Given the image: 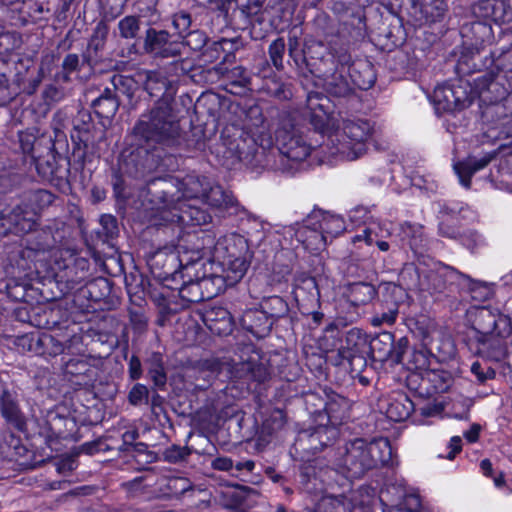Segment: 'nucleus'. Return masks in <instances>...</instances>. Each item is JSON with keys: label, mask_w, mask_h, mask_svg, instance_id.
I'll return each mask as SVG.
<instances>
[{"label": "nucleus", "mask_w": 512, "mask_h": 512, "mask_svg": "<svg viewBox=\"0 0 512 512\" xmlns=\"http://www.w3.org/2000/svg\"><path fill=\"white\" fill-rule=\"evenodd\" d=\"M61 311L55 308H36L33 326L41 329H54L59 324Z\"/></svg>", "instance_id": "nucleus-51"}, {"label": "nucleus", "mask_w": 512, "mask_h": 512, "mask_svg": "<svg viewBox=\"0 0 512 512\" xmlns=\"http://www.w3.org/2000/svg\"><path fill=\"white\" fill-rule=\"evenodd\" d=\"M395 24L386 25L385 23L379 27L378 36L386 40L385 45L398 46L404 40V30L398 19H394Z\"/></svg>", "instance_id": "nucleus-56"}, {"label": "nucleus", "mask_w": 512, "mask_h": 512, "mask_svg": "<svg viewBox=\"0 0 512 512\" xmlns=\"http://www.w3.org/2000/svg\"><path fill=\"white\" fill-rule=\"evenodd\" d=\"M108 33V24L103 20L99 21L93 30L86 49L82 53V64H87L91 71H94L103 62V50Z\"/></svg>", "instance_id": "nucleus-26"}, {"label": "nucleus", "mask_w": 512, "mask_h": 512, "mask_svg": "<svg viewBox=\"0 0 512 512\" xmlns=\"http://www.w3.org/2000/svg\"><path fill=\"white\" fill-rule=\"evenodd\" d=\"M511 334L512 325H509L507 333H502V329H498L487 335L473 336L475 353L488 360H503L508 355V338Z\"/></svg>", "instance_id": "nucleus-22"}, {"label": "nucleus", "mask_w": 512, "mask_h": 512, "mask_svg": "<svg viewBox=\"0 0 512 512\" xmlns=\"http://www.w3.org/2000/svg\"><path fill=\"white\" fill-rule=\"evenodd\" d=\"M372 497L367 488H361L346 497L323 496L317 503L315 512H370Z\"/></svg>", "instance_id": "nucleus-20"}, {"label": "nucleus", "mask_w": 512, "mask_h": 512, "mask_svg": "<svg viewBox=\"0 0 512 512\" xmlns=\"http://www.w3.org/2000/svg\"><path fill=\"white\" fill-rule=\"evenodd\" d=\"M288 61L287 64L289 66H293L296 70L297 76L300 79V83L304 89L309 88V83L305 82L307 79L308 73V61L309 53H308V44L304 46L303 49L294 51L292 53H288Z\"/></svg>", "instance_id": "nucleus-48"}, {"label": "nucleus", "mask_w": 512, "mask_h": 512, "mask_svg": "<svg viewBox=\"0 0 512 512\" xmlns=\"http://www.w3.org/2000/svg\"><path fill=\"white\" fill-rule=\"evenodd\" d=\"M354 89L368 90L376 82L374 65L367 59H358L346 65Z\"/></svg>", "instance_id": "nucleus-31"}, {"label": "nucleus", "mask_w": 512, "mask_h": 512, "mask_svg": "<svg viewBox=\"0 0 512 512\" xmlns=\"http://www.w3.org/2000/svg\"><path fill=\"white\" fill-rule=\"evenodd\" d=\"M319 229L322 230L327 239H333L344 231V221L339 216L326 215L319 222Z\"/></svg>", "instance_id": "nucleus-60"}, {"label": "nucleus", "mask_w": 512, "mask_h": 512, "mask_svg": "<svg viewBox=\"0 0 512 512\" xmlns=\"http://www.w3.org/2000/svg\"><path fill=\"white\" fill-rule=\"evenodd\" d=\"M308 73L306 83L309 88H317L319 82L337 71L339 68H346L351 62V54L343 48L328 49L322 42L313 41L308 43Z\"/></svg>", "instance_id": "nucleus-10"}, {"label": "nucleus", "mask_w": 512, "mask_h": 512, "mask_svg": "<svg viewBox=\"0 0 512 512\" xmlns=\"http://www.w3.org/2000/svg\"><path fill=\"white\" fill-rule=\"evenodd\" d=\"M70 348V341L66 343L56 339L51 334L45 332H38L36 355L44 357H56Z\"/></svg>", "instance_id": "nucleus-39"}, {"label": "nucleus", "mask_w": 512, "mask_h": 512, "mask_svg": "<svg viewBox=\"0 0 512 512\" xmlns=\"http://www.w3.org/2000/svg\"><path fill=\"white\" fill-rule=\"evenodd\" d=\"M144 363L147 369V375L153 382L155 388L164 390L167 383V374L165 371V364L162 353L152 352L145 359Z\"/></svg>", "instance_id": "nucleus-38"}, {"label": "nucleus", "mask_w": 512, "mask_h": 512, "mask_svg": "<svg viewBox=\"0 0 512 512\" xmlns=\"http://www.w3.org/2000/svg\"><path fill=\"white\" fill-rule=\"evenodd\" d=\"M133 145L121 153L119 171L129 177L142 179L158 168H168L176 152L186 150L203 151L206 139L201 127H193L191 138L170 131L156 132L153 127L132 129Z\"/></svg>", "instance_id": "nucleus-2"}, {"label": "nucleus", "mask_w": 512, "mask_h": 512, "mask_svg": "<svg viewBox=\"0 0 512 512\" xmlns=\"http://www.w3.org/2000/svg\"><path fill=\"white\" fill-rule=\"evenodd\" d=\"M467 317L475 332L474 336L487 335L498 329H502V333H507L508 326L512 325L508 316L501 314L497 309L484 306L472 308L468 311Z\"/></svg>", "instance_id": "nucleus-21"}, {"label": "nucleus", "mask_w": 512, "mask_h": 512, "mask_svg": "<svg viewBox=\"0 0 512 512\" xmlns=\"http://www.w3.org/2000/svg\"><path fill=\"white\" fill-rule=\"evenodd\" d=\"M101 230L98 232L100 236H104V241L109 242L119 235L118 220L111 214H104L99 219Z\"/></svg>", "instance_id": "nucleus-63"}, {"label": "nucleus", "mask_w": 512, "mask_h": 512, "mask_svg": "<svg viewBox=\"0 0 512 512\" xmlns=\"http://www.w3.org/2000/svg\"><path fill=\"white\" fill-rule=\"evenodd\" d=\"M118 30L121 38L126 40L135 39L136 43L133 47L136 48L137 44L143 38L141 32L143 30V18L137 15H128L118 22Z\"/></svg>", "instance_id": "nucleus-43"}, {"label": "nucleus", "mask_w": 512, "mask_h": 512, "mask_svg": "<svg viewBox=\"0 0 512 512\" xmlns=\"http://www.w3.org/2000/svg\"><path fill=\"white\" fill-rule=\"evenodd\" d=\"M144 89L157 100L149 110L140 115L136 122L139 129L153 127L156 132L184 134L175 107L176 83L159 72L148 71L145 74Z\"/></svg>", "instance_id": "nucleus-3"}, {"label": "nucleus", "mask_w": 512, "mask_h": 512, "mask_svg": "<svg viewBox=\"0 0 512 512\" xmlns=\"http://www.w3.org/2000/svg\"><path fill=\"white\" fill-rule=\"evenodd\" d=\"M90 263L87 259L79 257L73 263L66 265L61 279L65 280L70 289L76 288L89 276Z\"/></svg>", "instance_id": "nucleus-37"}, {"label": "nucleus", "mask_w": 512, "mask_h": 512, "mask_svg": "<svg viewBox=\"0 0 512 512\" xmlns=\"http://www.w3.org/2000/svg\"><path fill=\"white\" fill-rule=\"evenodd\" d=\"M72 168L83 171L86 163L99 157V144L105 139V129L99 125L79 132H71Z\"/></svg>", "instance_id": "nucleus-14"}, {"label": "nucleus", "mask_w": 512, "mask_h": 512, "mask_svg": "<svg viewBox=\"0 0 512 512\" xmlns=\"http://www.w3.org/2000/svg\"><path fill=\"white\" fill-rule=\"evenodd\" d=\"M37 218L34 212L20 202L14 207L6 209V232L28 233L37 225Z\"/></svg>", "instance_id": "nucleus-29"}, {"label": "nucleus", "mask_w": 512, "mask_h": 512, "mask_svg": "<svg viewBox=\"0 0 512 512\" xmlns=\"http://www.w3.org/2000/svg\"><path fill=\"white\" fill-rule=\"evenodd\" d=\"M391 462L392 448L388 439L378 438L371 442L355 439L345 446L344 453L338 460V466L348 471V477L357 478L366 470Z\"/></svg>", "instance_id": "nucleus-7"}, {"label": "nucleus", "mask_w": 512, "mask_h": 512, "mask_svg": "<svg viewBox=\"0 0 512 512\" xmlns=\"http://www.w3.org/2000/svg\"><path fill=\"white\" fill-rule=\"evenodd\" d=\"M242 328L257 338H264L271 332L273 322L261 307L248 309L240 318Z\"/></svg>", "instance_id": "nucleus-30"}, {"label": "nucleus", "mask_w": 512, "mask_h": 512, "mask_svg": "<svg viewBox=\"0 0 512 512\" xmlns=\"http://www.w3.org/2000/svg\"><path fill=\"white\" fill-rule=\"evenodd\" d=\"M55 200V195L45 189L31 190L24 194L21 202L35 215H38Z\"/></svg>", "instance_id": "nucleus-41"}, {"label": "nucleus", "mask_w": 512, "mask_h": 512, "mask_svg": "<svg viewBox=\"0 0 512 512\" xmlns=\"http://www.w3.org/2000/svg\"><path fill=\"white\" fill-rule=\"evenodd\" d=\"M295 236L307 250L320 251L327 245V238L319 228L302 226L296 231Z\"/></svg>", "instance_id": "nucleus-42"}, {"label": "nucleus", "mask_w": 512, "mask_h": 512, "mask_svg": "<svg viewBox=\"0 0 512 512\" xmlns=\"http://www.w3.org/2000/svg\"><path fill=\"white\" fill-rule=\"evenodd\" d=\"M262 0H214L206 7L212 29L223 31L225 28L250 23V19L261 12Z\"/></svg>", "instance_id": "nucleus-9"}, {"label": "nucleus", "mask_w": 512, "mask_h": 512, "mask_svg": "<svg viewBox=\"0 0 512 512\" xmlns=\"http://www.w3.org/2000/svg\"><path fill=\"white\" fill-rule=\"evenodd\" d=\"M414 6H419L421 12L431 22L440 20L447 9L444 0H411Z\"/></svg>", "instance_id": "nucleus-50"}, {"label": "nucleus", "mask_w": 512, "mask_h": 512, "mask_svg": "<svg viewBox=\"0 0 512 512\" xmlns=\"http://www.w3.org/2000/svg\"><path fill=\"white\" fill-rule=\"evenodd\" d=\"M321 86L328 97L337 100H350L357 95L354 85L345 75V68L342 67L325 78Z\"/></svg>", "instance_id": "nucleus-28"}, {"label": "nucleus", "mask_w": 512, "mask_h": 512, "mask_svg": "<svg viewBox=\"0 0 512 512\" xmlns=\"http://www.w3.org/2000/svg\"><path fill=\"white\" fill-rule=\"evenodd\" d=\"M112 283L105 277H97L88 281L84 286V292L93 302L105 301L110 297Z\"/></svg>", "instance_id": "nucleus-45"}, {"label": "nucleus", "mask_w": 512, "mask_h": 512, "mask_svg": "<svg viewBox=\"0 0 512 512\" xmlns=\"http://www.w3.org/2000/svg\"><path fill=\"white\" fill-rule=\"evenodd\" d=\"M377 293L374 285L367 282L351 283L347 289L349 302L355 307L369 304Z\"/></svg>", "instance_id": "nucleus-40"}, {"label": "nucleus", "mask_w": 512, "mask_h": 512, "mask_svg": "<svg viewBox=\"0 0 512 512\" xmlns=\"http://www.w3.org/2000/svg\"><path fill=\"white\" fill-rule=\"evenodd\" d=\"M286 53V43L282 37L275 39L268 48V54L272 65L278 71H284V55Z\"/></svg>", "instance_id": "nucleus-61"}, {"label": "nucleus", "mask_w": 512, "mask_h": 512, "mask_svg": "<svg viewBox=\"0 0 512 512\" xmlns=\"http://www.w3.org/2000/svg\"><path fill=\"white\" fill-rule=\"evenodd\" d=\"M369 348L373 360L400 364L409 348V340L407 337H400L396 340L393 333L383 331L370 340Z\"/></svg>", "instance_id": "nucleus-18"}, {"label": "nucleus", "mask_w": 512, "mask_h": 512, "mask_svg": "<svg viewBox=\"0 0 512 512\" xmlns=\"http://www.w3.org/2000/svg\"><path fill=\"white\" fill-rule=\"evenodd\" d=\"M215 245L214 236L205 232H188L177 244V254L180 256L181 269L195 270L201 260L209 256L212 261V251Z\"/></svg>", "instance_id": "nucleus-12"}, {"label": "nucleus", "mask_w": 512, "mask_h": 512, "mask_svg": "<svg viewBox=\"0 0 512 512\" xmlns=\"http://www.w3.org/2000/svg\"><path fill=\"white\" fill-rule=\"evenodd\" d=\"M67 148L66 136L57 131L52 141V148H44L42 152L35 154L33 162L40 177L50 183L63 188L83 184V171L72 168L71 155L65 157L60 149Z\"/></svg>", "instance_id": "nucleus-6"}, {"label": "nucleus", "mask_w": 512, "mask_h": 512, "mask_svg": "<svg viewBox=\"0 0 512 512\" xmlns=\"http://www.w3.org/2000/svg\"><path fill=\"white\" fill-rule=\"evenodd\" d=\"M202 200L220 211H226L230 214L237 212L238 202L236 198L231 193L226 192L220 185L211 186L209 184Z\"/></svg>", "instance_id": "nucleus-35"}, {"label": "nucleus", "mask_w": 512, "mask_h": 512, "mask_svg": "<svg viewBox=\"0 0 512 512\" xmlns=\"http://www.w3.org/2000/svg\"><path fill=\"white\" fill-rule=\"evenodd\" d=\"M352 402L346 397L339 395L335 392L327 394V400L324 404L323 411L327 416L333 414L345 415L350 412Z\"/></svg>", "instance_id": "nucleus-54"}, {"label": "nucleus", "mask_w": 512, "mask_h": 512, "mask_svg": "<svg viewBox=\"0 0 512 512\" xmlns=\"http://www.w3.org/2000/svg\"><path fill=\"white\" fill-rule=\"evenodd\" d=\"M229 371L235 378L254 381L260 384L266 382L269 378V372L266 366L256 361H244L234 365L230 364Z\"/></svg>", "instance_id": "nucleus-34"}, {"label": "nucleus", "mask_w": 512, "mask_h": 512, "mask_svg": "<svg viewBox=\"0 0 512 512\" xmlns=\"http://www.w3.org/2000/svg\"><path fill=\"white\" fill-rule=\"evenodd\" d=\"M178 185L179 179L172 176L151 179L146 184L144 197L152 209L172 207L181 201Z\"/></svg>", "instance_id": "nucleus-19"}, {"label": "nucleus", "mask_w": 512, "mask_h": 512, "mask_svg": "<svg viewBox=\"0 0 512 512\" xmlns=\"http://www.w3.org/2000/svg\"><path fill=\"white\" fill-rule=\"evenodd\" d=\"M167 30L156 29L143 17V51L159 58L181 56V45Z\"/></svg>", "instance_id": "nucleus-17"}, {"label": "nucleus", "mask_w": 512, "mask_h": 512, "mask_svg": "<svg viewBox=\"0 0 512 512\" xmlns=\"http://www.w3.org/2000/svg\"><path fill=\"white\" fill-rule=\"evenodd\" d=\"M209 181L206 177L198 175H186L184 178L179 179V192L182 199H203L207 188H209Z\"/></svg>", "instance_id": "nucleus-36"}, {"label": "nucleus", "mask_w": 512, "mask_h": 512, "mask_svg": "<svg viewBox=\"0 0 512 512\" xmlns=\"http://www.w3.org/2000/svg\"><path fill=\"white\" fill-rule=\"evenodd\" d=\"M8 282L6 284L7 296L14 301L26 302L28 295V287L24 282H20L25 280L26 277L29 276L30 272L27 275H23L19 278H13L11 275H8L5 272Z\"/></svg>", "instance_id": "nucleus-58"}, {"label": "nucleus", "mask_w": 512, "mask_h": 512, "mask_svg": "<svg viewBox=\"0 0 512 512\" xmlns=\"http://www.w3.org/2000/svg\"><path fill=\"white\" fill-rule=\"evenodd\" d=\"M458 368H446L435 363L423 374H408L406 385L409 390L421 397H431L436 393H444L453 385Z\"/></svg>", "instance_id": "nucleus-11"}, {"label": "nucleus", "mask_w": 512, "mask_h": 512, "mask_svg": "<svg viewBox=\"0 0 512 512\" xmlns=\"http://www.w3.org/2000/svg\"><path fill=\"white\" fill-rule=\"evenodd\" d=\"M63 367L65 376L76 385H90L95 380L96 372L86 360L72 358Z\"/></svg>", "instance_id": "nucleus-33"}, {"label": "nucleus", "mask_w": 512, "mask_h": 512, "mask_svg": "<svg viewBox=\"0 0 512 512\" xmlns=\"http://www.w3.org/2000/svg\"><path fill=\"white\" fill-rule=\"evenodd\" d=\"M494 52L485 48L465 47L455 65V73L463 78L473 73H483L474 80L479 97L485 102L503 100L508 89L495 76Z\"/></svg>", "instance_id": "nucleus-5"}, {"label": "nucleus", "mask_w": 512, "mask_h": 512, "mask_svg": "<svg viewBox=\"0 0 512 512\" xmlns=\"http://www.w3.org/2000/svg\"><path fill=\"white\" fill-rule=\"evenodd\" d=\"M111 78L118 98H120V95H124L129 100H132L136 91L139 89L138 81L135 80L132 76L121 74H114Z\"/></svg>", "instance_id": "nucleus-55"}, {"label": "nucleus", "mask_w": 512, "mask_h": 512, "mask_svg": "<svg viewBox=\"0 0 512 512\" xmlns=\"http://www.w3.org/2000/svg\"><path fill=\"white\" fill-rule=\"evenodd\" d=\"M58 230L53 226L33 228L20 244L9 246L2 261L4 272L13 278L27 275L37 264L43 266L48 253L57 245Z\"/></svg>", "instance_id": "nucleus-4"}, {"label": "nucleus", "mask_w": 512, "mask_h": 512, "mask_svg": "<svg viewBox=\"0 0 512 512\" xmlns=\"http://www.w3.org/2000/svg\"><path fill=\"white\" fill-rule=\"evenodd\" d=\"M473 100L474 93L470 82L461 77L452 83L437 87L433 94L437 112H460L468 108Z\"/></svg>", "instance_id": "nucleus-13"}, {"label": "nucleus", "mask_w": 512, "mask_h": 512, "mask_svg": "<svg viewBox=\"0 0 512 512\" xmlns=\"http://www.w3.org/2000/svg\"><path fill=\"white\" fill-rule=\"evenodd\" d=\"M293 293L298 304L305 300L318 302L319 290L315 278L305 277L302 279L301 283L295 285Z\"/></svg>", "instance_id": "nucleus-52"}, {"label": "nucleus", "mask_w": 512, "mask_h": 512, "mask_svg": "<svg viewBox=\"0 0 512 512\" xmlns=\"http://www.w3.org/2000/svg\"><path fill=\"white\" fill-rule=\"evenodd\" d=\"M208 39L209 38L205 32L199 29H194L187 32L186 35L181 38L182 41L178 43L181 45V49L184 46H188L193 51H200L205 47Z\"/></svg>", "instance_id": "nucleus-62"}, {"label": "nucleus", "mask_w": 512, "mask_h": 512, "mask_svg": "<svg viewBox=\"0 0 512 512\" xmlns=\"http://www.w3.org/2000/svg\"><path fill=\"white\" fill-rule=\"evenodd\" d=\"M506 8L507 5L504 0H479L475 2L471 6V11L480 20L472 23L471 29L483 33L488 32L490 27L481 20L505 21Z\"/></svg>", "instance_id": "nucleus-25"}, {"label": "nucleus", "mask_w": 512, "mask_h": 512, "mask_svg": "<svg viewBox=\"0 0 512 512\" xmlns=\"http://www.w3.org/2000/svg\"><path fill=\"white\" fill-rule=\"evenodd\" d=\"M431 356L436 365H446L448 368H456L455 366L458 365L456 361V347L449 338L443 339L436 352L431 351Z\"/></svg>", "instance_id": "nucleus-49"}, {"label": "nucleus", "mask_w": 512, "mask_h": 512, "mask_svg": "<svg viewBox=\"0 0 512 512\" xmlns=\"http://www.w3.org/2000/svg\"><path fill=\"white\" fill-rule=\"evenodd\" d=\"M173 71L179 76H188L194 82H199L201 80V74L205 72L202 66H196L193 60L189 58L174 61Z\"/></svg>", "instance_id": "nucleus-59"}, {"label": "nucleus", "mask_w": 512, "mask_h": 512, "mask_svg": "<svg viewBox=\"0 0 512 512\" xmlns=\"http://www.w3.org/2000/svg\"><path fill=\"white\" fill-rule=\"evenodd\" d=\"M432 360L431 351L425 348L414 349L405 363L409 371L408 374H423V372L434 364Z\"/></svg>", "instance_id": "nucleus-47"}, {"label": "nucleus", "mask_w": 512, "mask_h": 512, "mask_svg": "<svg viewBox=\"0 0 512 512\" xmlns=\"http://www.w3.org/2000/svg\"><path fill=\"white\" fill-rule=\"evenodd\" d=\"M496 156V152L486 153L481 158L469 156L463 161L454 164L455 173L458 175L460 183L465 188L471 187V178L479 170L485 168Z\"/></svg>", "instance_id": "nucleus-32"}, {"label": "nucleus", "mask_w": 512, "mask_h": 512, "mask_svg": "<svg viewBox=\"0 0 512 512\" xmlns=\"http://www.w3.org/2000/svg\"><path fill=\"white\" fill-rule=\"evenodd\" d=\"M381 298L374 304V312L371 318L373 326L395 323L399 314V306L407 297L406 290L393 282L380 284Z\"/></svg>", "instance_id": "nucleus-15"}, {"label": "nucleus", "mask_w": 512, "mask_h": 512, "mask_svg": "<svg viewBox=\"0 0 512 512\" xmlns=\"http://www.w3.org/2000/svg\"><path fill=\"white\" fill-rule=\"evenodd\" d=\"M251 258L247 239L240 235H230L215 242L211 262L222 268L224 275L219 276V280L234 285L246 274Z\"/></svg>", "instance_id": "nucleus-8"}, {"label": "nucleus", "mask_w": 512, "mask_h": 512, "mask_svg": "<svg viewBox=\"0 0 512 512\" xmlns=\"http://www.w3.org/2000/svg\"><path fill=\"white\" fill-rule=\"evenodd\" d=\"M53 140L51 136L42 135L37 138L31 133L21 132L19 134V143L23 153L31 155L32 159L35 158V154L42 152L44 148H52Z\"/></svg>", "instance_id": "nucleus-44"}, {"label": "nucleus", "mask_w": 512, "mask_h": 512, "mask_svg": "<svg viewBox=\"0 0 512 512\" xmlns=\"http://www.w3.org/2000/svg\"><path fill=\"white\" fill-rule=\"evenodd\" d=\"M0 408L2 416H20L21 409L17 392L4 388L0 395Z\"/></svg>", "instance_id": "nucleus-57"}, {"label": "nucleus", "mask_w": 512, "mask_h": 512, "mask_svg": "<svg viewBox=\"0 0 512 512\" xmlns=\"http://www.w3.org/2000/svg\"><path fill=\"white\" fill-rule=\"evenodd\" d=\"M120 103V98L97 97L91 102V107L99 118L111 119L117 113Z\"/></svg>", "instance_id": "nucleus-53"}, {"label": "nucleus", "mask_w": 512, "mask_h": 512, "mask_svg": "<svg viewBox=\"0 0 512 512\" xmlns=\"http://www.w3.org/2000/svg\"><path fill=\"white\" fill-rule=\"evenodd\" d=\"M372 126L367 120L346 119L343 121V138L336 148V153L342 154L348 160H355L366 152L365 141L371 135Z\"/></svg>", "instance_id": "nucleus-16"}, {"label": "nucleus", "mask_w": 512, "mask_h": 512, "mask_svg": "<svg viewBox=\"0 0 512 512\" xmlns=\"http://www.w3.org/2000/svg\"><path fill=\"white\" fill-rule=\"evenodd\" d=\"M493 68L495 70L496 76L495 78L500 81L502 76L500 73L512 72V48H508L505 51H502L498 55L494 53V64Z\"/></svg>", "instance_id": "nucleus-64"}, {"label": "nucleus", "mask_w": 512, "mask_h": 512, "mask_svg": "<svg viewBox=\"0 0 512 512\" xmlns=\"http://www.w3.org/2000/svg\"><path fill=\"white\" fill-rule=\"evenodd\" d=\"M274 146L271 135L251 134L235 128L232 135L225 136L224 145L238 160L252 168H265L274 171H289L292 163L305 160L311 151L303 135L293 126H285L276 131Z\"/></svg>", "instance_id": "nucleus-1"}, {"label": "nucleus", "mask_w": 512, "mask_h": 512, "mask_svg": "<svg viewBox=\"0 0 512 512\" xmlns=\"http://www.w3.org/2000/svg\"><path fill=\"white\" fill-rule=\"evenodd\" d=\"M190 367L189 377L192 379L194 389L204 391L225 368H230V362L220 358H208L198 360Z\"/></svg>", "instance_id": "nucleus-23"}, {"label": "nucleus", "mask_w": 512, "mask_h": 512, "mask_svg": "<svg viewBox=\"0 0 512 512\" xmlns=\"http://www.w3.org/2000/svg\"><path fill=\"white\" fill-rule=\"evenodd\" d=\"M184 271V269L180 270V276L183 279L182 287L179 290V294L181 298L188 303H198L203 301L205 298L209 299L213 296V294L204 295L201 291L202 287H207V285L211 282H214L217 279H220L218 275L211 273L206 275L205 272L200 274L199 270Z\"/></svg>", "instance_id": "nucleus-24"}, {"label": "nucleus", "mask_w": 512, "mask_h": 512, "mask_svg": "<svg viewBox=\"0 0 512 512\" xmlns=\"http://www.w3.org/2000/svg\"><path fill=\"white\" fill-rule=\"evenodd\" d=\"M260 307L273 323L288 316L290 311L288 303L282 297L276 295L263 298Z\"/></svg>", "instance_id": "nucleus-46"}, {"label": "nucleus", "mask_w": 512, "mask_h": 512, "mask_svg": "<svg viewBox=\"0 0 512 512\" xmlns=\"http://www.w3.org/2000/svg\"><path fill=\"white\" fill-rule=\"evenodd\" d=\"M148 266L152 274L160 279H168L180 275V256L173 252L159 250L153 253L148 259Z\"/></svg>", "instance_id": "nucleus-27"}]
</instances>
